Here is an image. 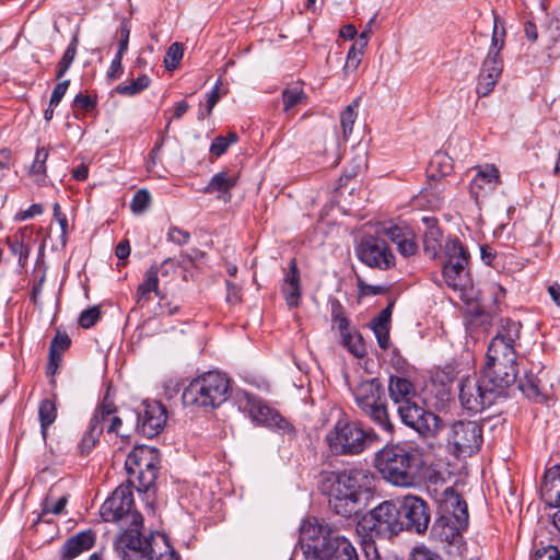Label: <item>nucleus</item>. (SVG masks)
Instances as JSON below:
<instances>
[{
	"label": "nucleus",
	"mask_w": 560,
	"mask_h": 560,
	"mask_svg": "<svg viewBox=\"0 0 560 560\" xmlns=\"http://www.w3.org/2000/svg\"><path fill=\"white\" fill-rule=\"evenodd\" d=\"M375 476L365 468H350L340 472H326L330 509L345 518H358L366 506L374 488Z\"/></svg>",
	"instance_id": "1"
},
{
	"label": "nucleus",
	"mask_w": 560,
	"mask_h": 560,
	"mask_svg": "<svg viewBox=\"0 0 560 560\" xmlns=\"http://www.w3.org/2000/svg\"><path fill=\"white\" fill-rule=\"evenodd\" d=\"M521 324L505 319L488 346L481 373L506 396L508 389L517 378V361L514 343L520 339Z\"/></svg>",
	"instance_id": "2"
},
{
	"label": "nucleus",
	"mask_w": 560,
	"mask_h": 560,
	"mask_svg": "<svg viewBox=\"0 0 560 560\" xmlns=\"http://www.w3.org/2000/svg\"><path fill=\"white\" fill-rule=\"evenodd\" d=\"M375 467L383 478L397 487L416 485L422 459L419 450L407 444H387L375 453Z\"/></svg>",
	"instance_id": "3"
},
{
	"label": "nucleus",
	"mask_w": 560,
	"mask_h": 560,
	"mask_svg": "<svg viewBox=\"0 0 560 560\" xmlns=\"http://www.w3.org/2000/svg\"><path fill=\"white\" fill-rule=\"evenodd\" d=\"M231 395V382L222 373L210 371L194 378L185 387L182 399L185 406L211 411Z\"/></svg>",
	"instance_id": "4"
},
{
	"label": "nucleus",
	"mask_w": 560,
	"mask_h": 560,
	"mask_svg": "<svg viewBox=\"0 0 560 560\" xmlns=\"http://www.w3.org/2000/svg\"><path fill=\"white\" fill-rule=\"evenodd\" d=\"M325 442L332 455L355 456L380 442L373 429H364L360 422L338 420L330 429Z\"/></svg>",
	"instance_id": "5"
},
{
	"label": "nucleus",
	"mask_w": 560,
	"mask_h": 560,
	"mask_svg": "<svg viewBox=\"0 0 560 560\" xmlns=\"http://www.w3.org/2000/svg\"><path fill=\"white\" fill-rule=\"evenodd\" d=\"M404 530L399 502L384 501L363 514L357 523L361 538L390 537Z\"/></svg>",
	"instance_id": "6"
},
{
	"label": "nucleus",
	"mask_w": 560,
	"mask_h": 560,
	"mask_svg": "<svg viewBox=\"0 0 560 560\" xmlns=\"http://www.w3.org/2000/svg\"><path fill=\"white\" fill-rule=\"evenodd\" d=\"M143 517L136 515L133 525L127 526L115 540V549L121 560H154L158 547L156 532L142 533Z\"/></svg>",
	"instance_id": "7"
},
{
	"label": "nucleus",
	"mask_w": 560,
	"mask_h": 560,
	"mask_svg": "<svg viewBox=\"0 0 560 560\" xmlns=\"http://www.w3.org/2000/svg\"><path fill=\"white\" fill-rule=\"evenodd\" d=\"M353 395L358 407L366 417L384 431H394L384 399V388L378 378L362 381L354 388Z\"/></svg>",
	"instance_id": "8"
},
{
	"label": "nucleus",
	"mask_w": 560,
	"mask_h": 560,
	"mask_svg": "<svg viewBox=\"0 0 560 560\" xmlns=\"http://www.w3.org/2000/svg\"><path fill=\"white\" fill-rule=\"evenodd\" d=\"M487 377L480 373L463 378L459 383V401L462 406L474 413L481 412L495 404L499 398L506 397L500 392V386L487 382Z\"/></svg>",
	"instance_id": "9"
},
{
	"label": "nucleus",
	"mask_w": 560,
	"mask_h": 560,
	"mask_svg": "<svg viewBox=\"0 0 560 560\" xmlns=\"http://www.w3.org/2000/svg\"><path fill=\"white\" fill-rule=\"evenodd\" d=\"M482 425L478 421H455L447 434V444L452 453L459 456H471L482 444Z\"/></svg>",
	"instance_id": "10"
},
{
	"label": "nucleus",
	"mask_w": 560,
	"mask_h": 560,
	"mask_svg": "<svg viewBox=\"0 0 560 560\" xmlns=\"http://www.w3.org/2000/svg\"><path fill=\"white\" fill-rule=\"evenodd\" d=\"M135 500L129 485L118 486L105 500L100 509L101 517L105 522H125L127 526L133 525L136 515H141L133 509Z\"/></svg>",
	"instance_id": "11"
},
{
	"label": "nucleus",
	"mask_w": 560,
	"mask_h": 560,
	"mask_svg": "<svg viewBox=\"0 0 560 560\" xmlns=\"http://www.w3.org/2000/svg\"><path fill=\"white\" fill-rule=\"evenodd\" d=\"M447 261L443 267L445 282L453 290L464 291L469 284V273L466 270L469 254L458 240H450L445 245Z\"/></svg>",
	"instance_id": "12"
},
{
	"label": "nucleus",
	"mask_w": 560,
	"mask_h": 560,
	"mask_svg": "<svg viewBox=\"0 0 560 560\" xmlns=\"http://www.w3.org/2000/svg\"><path fill=\"white\" fill-rule=\"evenodd\" d=\"M240 408L248 413L252 421L258 424L276 430L289 438H293L295 435L294 427L285 418H283L276 409L267 406L254 396L245 394Z\"/></svg>",
	"instance_id": "13"
},
{
	"label": "nucleus",
	"mask_w": 560,
	"mask_h": 560,
	"mask_svg": "<svg viewBox=\"0 0 560 560\" xmlns=\"http://www.w3.org/2000/svg\"><path fill=\"white\" fill-rule=\"evenodd\" d=\"M338 534L326 524L319 523L316 518H310L303 522L300 528V546L306 560H314L319 555L326 544L332 540Z\"/></svg>",
	"instance_id": "14"
},
{
	"label": "nucleus",
	"mask_w": 560,
	"mask_h": 560,
	"mask_svg": "<svg viewBox=\"0 0 560 560\" xmlns=\"http://www.w3.org/2000/svg\"><path fill=\"white\" fill-rule=\"evenodd\" d=\"M397 411L402 423L422 436H432L439 431L441 422L439 416L423 409L412 400L399 405Z\"/></svg>",
	"instance_id": "15"
},
{
	"label": "nucleus",
	"mask_w": 560,
	"mask_h": 560,
	"mask_svg": "<svg viewBox=\"0 0 560 560\" xmlns=\"http://www.w3.org/2000/svg\"><path fill=\"white\" fill-rule=\"evenodd\" d=\"M400 515L404 530L416 534H424L431 521V512L428 503L417 495H406L399 501Z\"/></svg>",
	"instance_id": "16"
},
{
	"label": "nucleus",
	"mask_w": 560,
	"mask_h": 560,
	"mask_svg": "<svg viewBox=\"0 0 560 560\" xmlns=\"http://www.w3.org/2000/svg\"><path fill=\"white\" fill-rule=\"evenodd\" d=\"M136 418L137 432L152 439L163 431L167 420V411L159 401H143L137 410Z\"/></svg>",
	"instance_id": "17"
},
{
	"label": "nucleus",
	"mask_w": 560,
	"mask_h": 560,
	"mask_svg": "<svg viewBox=\"0 0 560 560\" xmlns=\"http://www.w3.org/2000/svg\"><path fill=\"white\" fill-rule=\"evenodd\" d=\"M359 259L369 267L388 270L395 266V256L387 244L377 237H364L358 247Z\"/></svg>",
	"instance_id": "18"
},
{
	"label": "nucleus",
	"mask_w": 560,
	"mask_h": 560,
	"mask_svg": "<svg viewBox=\"0 0 560 560\" xmlns=\"http://www.w3.org/2000/svg\"><path fill=\"white\" fill-rule=\"evenodd\" d=\"M435 501L439 515L456 517L459 524L469 523L467 503L453 487L445 488L436 495Z\"/></svg>",
	"instance_id": "19"
},
{
	"label": "nucleus",
	"mask_w": 560,
	"mask_h": 560,
	"mask_svg": "<svg viewBox=\"0 0 560 560\" xmlns=\"http://www.w3.org/2000/svg\"><path fill=\"white\" fill-rule=\"evenodd\" d=\"M475 170L476 175L470 182L469 192L476 203H479L481 198H485L498 188L501 179L499 170L493 164L477 166Z\"/></svg>",
	"instance_id": "20"
},
{
	"label": "nucleus",
	"mask_w": 560,
	"mask_h": 560,
	"mask_svg": "<svg viewBox=\"0 0 560 560\" xmlns=\"http://www.w3.org/2000/svg\"><path fill=\"white\" fill-rule=\"evenodd\" d=\"M503 70L502 58L486 57L480 73L478 77V83L476 92L480 97L489 95L494 89Z\"/></svg>",
	"instance_id": "21"
},
{
	"label": "nucleus",
	"mask_w": 560,
	"mask_h": 560,
	"mask_svg": "<svg viewBox=\"0 0 560 560\" xmlns=\"http://www.w3.org/2000/svg\"><path fill=\"white\" fill-rule=\"evenodd\" d=\"M314 560H360L359 553L350 541L343 535H337L332 538L324 550Z\"/></svg>",
	"instance_id": "22"
},
{
	"label": "nucleus",
	"mask_w": 560,
	"mask_h": 560,
	"mask_svg": "<svg viewBox=\"0 0 560 560\" xmlns=\"http://www.w3.org/2000/svg\"><path fill=\"white\" fill-rule=\"evenodd\" d=\"M467 527L468 524H459L456 517L439 515L432 525L431 535L434 539L451 545L462 538V532Z\"/></svg>",
	"instance_id": "23"
},
{
	"label": "nucleus",
	"mask_w": 560,
	"mask_h": 560,
	"mask_svg": "<svg viewBox=\"0 0 560 560\" xmlns=\"http://www.w3.org/2000/svg\"><path fill=\"white\" fill-rule=\"evenodd\" d=\"M281 293L289 308H295L300 305L302 287L300 270L295 258H292L289 262L288 271L281 284Z\"/></svg>",
	"instance_id": "24"
},
{
	"label": "nucleus",
	"mask_w": 560,
	"mask_h": 560,
	"mask_svg": "<svg viewBox=\"0 0 560 560\" xmlns=\"http://www.w3.org/2000/svg\"><path fill=\"white\" fill-rule=\"evenodd\" d=\"M148 465H160L159 452L155 448L145 445L136 446L128 454L125 462V468L129 476V482H135L132 478L136 470H139L143 466Z\"/></svg>",
	"instance_id": "25"
},
{
	"label": "nucleus",
	"mask_w": 560,
	"mask_h": 560,
	"mask_svg": "<svg viewBox=\"0 0 560 560\" xmlns=\"http://www.w3.org/2000/svg\"><path fill=\"white\" fill-rule=\"evenodd\" d=\"M541 500L549 506L560 508V465L546 470L540 487Z\"/></svg>",
	"instance_id": "26"
},
{
	"label": "nucleus",
	"mask_w": 560,
	"mask_h": 560,
	"mask_svg": "<svg viewBox=\"0 0 560 560\" xmlns=\"http://www.w3.org/2000/svg\"><path fill=\"white\" fill-rule=\"evenodd\" d=\"M95 544V534L93 530H82L68 538L61 547V558L72 560L82 552L90 550Z\"/></svg>",
	"instance_id": "27"
},
{
	"label": "nucleus",
	"mask_w": 560,
	"mask_h": 560,
	"mask_svg": "<svg viewBox=\"0 0 560 560\" xmlns=\"http://www.w3.org/2000/svg\"><path fill=\"white\" fill-rule=\"evenodd\" d=\"M238 177L228 171H221L212 176L209 184L203 188L205 194L218 192V198L229 202L232 198L231 190L236 185Z\"/></svg>",
	"instance_id": "28"
},
{
	"label": "nucleus",
	"mask_w": 560,
	"mask_h": 560,
	"mask_svg": "<svg viewBox=\"0 0 560 560\" xmlns=\"http://www.w3.org/2000/svg\"><path fill=\"white\" fill-rule=\"evenodd\" d=\"M518 388L527 399L537 404L545 402L549 397L547 387L541 384L538 375L532 372L525 373L524 376L520 378Z\"/></svg>",
	"instance_id": "29"
},
{
	"label": "nucleus",
	"mask_w": 560,
	"mask_h": 560,
	"mask_svg": "<svg viewBox=\"0 0 560 560\" xmlns=\"http://www.w3.org/2000/svg\"><path fill=\"white\" fill-rule=\"evenodd\" d=\"M388 392L390 398L398 406L405 404V401L412 400L416 395L413 384L409 380L400 376H390Z\"/></svg>",
	"instance_id": "30"
},
{
	"label": "nucleus",
	"mask_w": 560,
	"mask_h": 560,
	"mask_svg": "<svg viewBox=\"0 0 560 560\" xmlns=\"http://www.w3.org/2000/svg\"><path fill=\"white\" fill-rule=\"evenodd\" d=\"M427 231L423 235V249L430 258H435L441 248L442 231L436 225V220L433 218H424Z\"/></svg>",
	"instance_id": "31"
},
{
	"label": "nucleus",
	"mask_w": 560,
	"mask_h": 560,
	"mask_svg": "<svg viewBox=\"0 0 560 560\" xmlns=\"http://www.w3.org/2000/svg\"><path fill=\"white\" fill-rule=\"evenodd\" d=\"M158 275V266L153 265L148 269L144 281L140 283L137 289L138 303L148 302L151 299V292H154L156 296H160Z\"/></svg>",
	"instance_id": "32"
},
{
	"label": "nucleus",
	"mask_w": 560,
	"mask_h": 560,
	"mask_svg": "<svg viewBox=\"0 0 560 560\" xmlns=\"http://www.w3.org/2000/svg\"><path fill=\"white\" fill-rule=\"evenodd\" d=\"M49 156V152L46 148L40 147L37 148L34 161L28 170V175L34 178V182L38 186H44L46 184L47 177V167L46 162Z\"/></svg>",
	"instance_id": "33"
},
{
	"label": "nucleus",
	"mask_w": 560,
	"mask_h": 560,
	"mask_svg": "<svg viewBox=\"0 0 560 560\" xmlns=\"http://www.w3.org/2000/svg\"><path fill=\"white\" fill-rule=\"evenodd\" d=\"M27 232V228L21 229L13 236L7 238V244L12 254L19 256V264L24 266L30 255V247L24 244V236Z\"/></svg>",
	"instance_id": "34"
},
{
	"label": "nucleus",
	"mask_w": 560,
	"mask_h": 560,
	"mask_svg": "<svg viewBox=\"0 0 560 560\" xmlns=\"http://www.w3.org/2000/svg\"><path fill=\"white\" fill-rule=\"evenodd\" d=\"M38 416L40 421L42 435L46 439L47 430L57 418V408L54 399H43L39 404Z\"/></svg>",
	"instance_id": "35"
},
{
	"label": "nucleus",
	"mask_w": 560,
	"mask_h": 560,
	"mask_svg": "<svg viewBox=\"0 0 560 560\" xmlns=\"http://www.w3.org/2000/svg\"><path fill=\"white\" fill-rule=\"evenodd\" d=\"M159 474V465L143 466L141 469L135 471L133 478L137 479L138 491L147 492L155 483Z\"/></svg>",
	"instance_id": "36"
},
{
	"label": "nucleus",
	"mask_w": 560,
	"mask_h": 560,
	"mask_svg": "<svg viewBox=\"0 0 560 560\" xmlns=\"http://www.w3.org/2000/svg\"><path fill=\"white\" fill-rule=\"evenodd\" d=\"M341 345L357 358H363L366 354V348L362 336L358 331H350L340 338Z\"/></svg>",
	"instance_id": "37"
},
{
	"label": "nucleus",
	"mask_w": 560,
	"mask_h": 560,
	"mask_svg": "<svg viewBox=\"0 0 560 560\" xmlns=\"http://www.w3.org/2000/svg\"><path fill=\"white\" fill-rule=\"evenodd\" d=\"M360 105V98L353 100L341 113L340 124L342 128L343 138L347 139L351 135L354 121L357 119V109Z\"/></svg>",
	"instance_id": "38"
},
{
	"label": "nucleus",
	"mask_w": 560,
	"mask_h": 560,
	"mask_svg": "<svg viewBox=\"0 0 560 560\" xmlns=\"http://www.w3.org/2000/svg\"><path fill=\"white\" fill-rule=\"evenodd\" d=\"M78 43H79L78 37L74 36L71 39L67 49L65 50L61 59L57 63L56 80H61L63 78V75L66 74V72L69 70V68L71 67V65L75 58V55H77Z\"/></svg>",
	"instance_id": "39"
},
{
	"label": "nucleus",
	"mask_w": 560,
	"mask_h": 560,
	"mask_svg": "<svg viewBox=\"0 0 560 560\" xmlns=\"http://www.w3.org/2000/svg\"><path fill=\"white\" fill-rule=\"evenodd\" d=\"M150 83V78L147 74H141L128 84L117 85L115 90L120 95L133 96L145 90Z\"/></svg>",
	"instance_id": "40"
},
{
	"label": "nucleus",
	"mask_w": 560,
	"mask_h": 560,
	"mask_svg": "<svg viewBox=\"0 0 560 560\" xmlns=\"http://www.w3.org/2000/svg\"><path fill=\"white\" fill-rule=\"evenodd\" d=\"M102 434V429L96 428L95 424L89 425L86 432L83 434L79 443V452L82 456L89 455L95 447Z\"/></svg>",
	"instance_id": "41"
},
{
	"label": "nucleus",
	"mask_w": 560,
	"mask_h": 560,
	"mask_svg": "<svg viewBox=\"0 0 560 560\" xmlns=\"http://www.w3.org/2000/svg\"><path fill=\"white\" fill-rule=\"evenodd\" d=\"M238 137L234 131L229 132L226 136H218L210 145V153L219 158L223 155L232 144L236 143Z\"/></svg>",
	"instance_id": "42"
},
{
	"label": "nucleus",
	"mask_w": 560,
	"mask_h": 560,
	"mask_svg": "<svg viewBox=\"0 0 560 560\" xmlns=\"http://www.w3.org/2000/svg\"><path fill=\"white\" fill-rule=\"evenodd\" d=\"M430 178L435 177V172L439 173L440 176L447 175L452 170L451 159L445 153L436 152L430 162Z\"/></svg>",
	"instance_id": "43"
},
{
	"label": "nucleus",
	"mask_w": 560,
	"mask_h": 560,
	"mask_svg": "<svg viewBox=\"0 0 560 560\" xmlns=\"http://www.w3.org/2000/svg\"><path fill=\"white\" fill-rule=\"evenodd\" d=\"M158 539H160L161 545L156 547V555L154 559L156 560H180L179 555L175 551V549L170 545L168 538L166 535L156 532Z\"/></svg>",
	"instance_id": "44"
},
{
	"label": "nucleus",
	"mask_w": 560,
	"mask_h": 560,
	"mask_svg": "<svg viewBox=\"0 0 560 560\" xmlns=\"http://www.w3.org/2000/svg\"><path fill=\"white\" fill-rule=\"evenodd\" d=\"M305 100L306 95L301 89H285L282 92L283 109L287 113L298 104L303 103Z\"/></svg>",
	"instance_id": "45"
},
{
	"label": "nucleus",
	"mask_w": 560,
	"mask_h": 560,
	"mask_svg": "<svg viewBox=\"0 0 560 560\" xmlns=\"http://www.w3.org/2000/svg\"><path fill=\"white\" fill-rule=\"evenodd\" d=\"M183 55H184L183 44L177 43V42L173 43L168 47V49L165 54V58H164L165 68L167 70L175 69L179 65V62L183 58Z\"/></svg>",
	"instance_id": "46"
},
{
	"label": "nucleus",
	"mask_w": 560,
	"mask_h": 560,
	"mask_svg": "<svg viewBox=\"0 0 560 560\" xmlns=\"http://www.w3.org/2000/svg\"><path fill=\"white\" fill-rule=\"evenodd\" d=\"M505 36V30L502 28L501 34L498 32V16H494V26L492 32V38H491V45L488 51L487 57H491V55L494 58H501L500 52L502 48L504 47V39Z\"/></svg>",
	"instance_id": "47"
},
{
	"label": "nucleus",
	"mask_w": 560,
	"mask_h": 560,
	"mask_svg": "<svg viewBox=\"0 0 560 560\" xmlns=\"http://www.w3.org/2000/svg\"><path fill=\"white\" fill-rule=\"evenodd\" d=\"M364 49L365 48H361V45H359L358 43H354L350 47L348 55H347L346 65H345L346 71H349V70L354 71L359 67V65L361 63V60H362Z\"/></svg>",
	"instance_id": "48"
},
{
	"label": "nucleus",
	"mask_w": 560,
	"mask_h": 560,
	"mask_svg": "<svg viewBox=\"0 0 560 560\" xmlns=\"http://www.w3.org/2000/svg\"><path fill=\"white\" fill-rule=\"evenodd\" d=\"M101 317V310L98 306H91L89 307L88 310L83 311L81 314H80V317H79V325L82 327V328H91L93 327L97 320L100 319Z\"/></svg>",
	"instance_id": "49"
},
{
	"label": "nucleus",
	"mask_w": 560,
	"mask_h": 560,
	"mask_svg": "<svg viewBox=\"0 0 560 560\" xmlns=\"http://www.w3.org/2000/svg\"><path fill=\"white\" fill-rule=\"evenodd\" d=\"M150 194L145 189L138 190L130 203V208L135 213H142L150 205Z\"/></svg>",
	"instance_id": "50"
},
{
	"label": "nucleus",
	"mask_w": 560,
	"mask_h": 560,
	"mask_svg": "<svg viewBox=\"0 0 560 560\" xmlns=\"http://www.w3.org/2000/svg\"><path fill=\"white\" fill-rule=\"evenodd\" d=\"M408 560H443L442 557L430 550L424 545L412 548L409 553Z\"/></svg>",
	"instance_id": "51"
},
{
	"label": "nucleus",
	"mask_w": 560,
	"mask_h": 560,
	"mask_svg": "<svg viewBox=\"0 0 560 560\" xmlns=\"http://www.w3.org/2000/svg\"><path fill=\"white\" fill-rule=\"evenodd\" d=\"M68 503V498L66 495H62L58 499L56 503H54L51 506L48 503V500H45L42 508V513L38 517V521L44 520V517L51 513L55 515H59L65 511V508Z\"/></svg>",
	"instance_id": "52"
},
{
	"label": "nucleus",
	"mask_w": 560,
	"mask_h": 560,
	"mask_svg": "<svg viewBox=\"0 0 560 560\" xmlns=\"http://www.w3.org/2000/svg\"><path fill=\"white\" fill-rule=\"evenodd\" d=\"M336 308L341 310V306L337 304L332 308V327H337L340 334V338L349 335L350 330V322L346 316H343L340 312H336Z\"/></svg>",
	"instance_id": "53"
},
{
	"label": "nucleus",
	"mask_w": 560,
	"mask_h": 560,
	"mask_svg": "<svg viewBox=\"0 0 560 560\" xmlns=\"http://www.w3.org/2000/svg\"><path fill=\"white\" fill-rule=\"evenodd\" d=\"M532 560H560V550L552 545L538 548Z\"/></svg>",
	"instance_id": "54"
},
{
	"label": "nucleus",
	"mask_w": 560,
	"mask_h": 560,
	"mask_svg": "<svg viewBox=\"0 0 560 560\" xmlns=\"http://www.w3.org/2000/svg\"><path fill=\"white\" fill-rule=\"evenodd\" d=\"M397 249L405 257L413 256L417 253L418 245L415 241V235L412 232L407 234V237L399 242Z\"/></svg>",
	"instance_id": "55"
},
{
	"label": "nucleus",
	"mask_w": 560,
	"mask_h": 560,
	"mask_svg": "<svg viewBox=\"0 0 560 560\" xmlns=\"http://www.w3.org/2000/svg\"><path fill=\"white\" fill-rule=\"evenodd\" d=\"M410 232L411 231L408 228H402L399 225H392L383 230V234L387 236L393 243H395L396 246H398L399 242L407 237V234Z\"/></svg>",
	"instance_id": "56"
},
{
	"label": "nucleus",
	"mask_w": 560,
	"mask_h": 560,
	"mask_svg": "<svg viewBox=\"0 0 560 560\" xmlns=\"http://www.w3.org/2000/svg\"><path fill=\"white\" fill-rule=\"evenodd\" d=\"M167 238L177 245H185L190 241V233L179 229L178 226H171L167 233Z\"/></svg>",
	"instance_id": "57"
},
{
	"label": "nucleus",
	"mask_w": 560,
	"mask_h": 560,
	"mask_svg": "<svg viewBox=\"0 0 560 560\" xmlns=\"http://www.w3.org/2000/svg\"><path fill=\"white\" fill-rule=\"evenodd\" d=\"M392 306L393 304H388L384 310H382L378 315L371 322V328H381V327H389L390 326V316H392Z\"/></svg>",
	"instance_id": "58"
},
{
	"label": "nucleus",
	"mask_w": 560,
	"mask_h": 560,
	"mask_svg": "<svg viewBox=\"0 0 560 560\" xmlns=\"http://www.w3.org/2000/svg\"><path fill=\"white\" fill-rule=\"evenodd\" d=\"M130 24L128 21H124L119 28V42H118V55H124L128 49L129 36H130Z\"/></svg>",
	"instance_id": "59"
},
{
	"label": "nucleus",
	"mask_w": 560,
	"mask_h": 560,
	"mask_svg": "<svg viewBox=\"0 0 560 560\" xmlns=\"http://www.w3.org/2000/svg\"><path fill=\"white\" fill-rule=\"evenodd\" d=\"M70 85V80H63L56 84V86L52 90L51 96H50V107H57L59 103L61 102L62 97L65 96L68 88Z\"/></svg>",
	"instance_id": "60"
},
{
	"label": "nucleus",
	"mask_w": 560,
	"mask_h": 560,
	"mask_svg": "<svg viewBox=\"0 0 560 560\" xmlns=\"http://www.w3.org/2000/svg\"><path fill=\"white\" fill-rule=\"evenodd\" d=\"M358 288L361 295H380L385 294L388 291L387 285H372L365 283L363 280H358Z\"/></svg>",
	"instance_id": "61"
},
{
	"label": "nucleus",
	"mask_w": 560,
	"mask_h": 560,
	"mask_svg": "<svg viewBox=\"0 0 560 560\" xmlns=\"http://www.w3.org/2000/svg\"><path fill=\"white\" fill-rule=\"evenodd\" d=\"M70 337L66 332L58 331L51 340L49 348L62 353L70 347Z\"/></svg>",
	"instance_id": "62"
},
{
	"label": "nucleus",
	"mask_w": 560,
	"mask_h": 560,
	"mask_svg": "<svg viewBox=\"0 0 560 560\" xmlns=\"http://www.w3.org/2000/svg\"><path fill=\"white\" fill-rule=\"evenodd\" d=\"M73 106L83 112H91L95 108L96 102L93 101L89 95L80 93L74 97Z\"/></svg>",
	"instance_id": "63"
},
{
	"label": "nucleus",
	"mask_w": 560,
	"mask_h": 560,
	"mask_svg": "<svg viewBox=\"0 0 560 560\" xmlns=\"http://www.w3.org/2000/svg\"><path fill=\"white\" fill-rule=\"evenodd\" d=\"M546 31L550 40L556 45L560 43V20L557 18H550L548 20Z\"/></svg>",
	"instance_id": "64"
}]
</instances>
